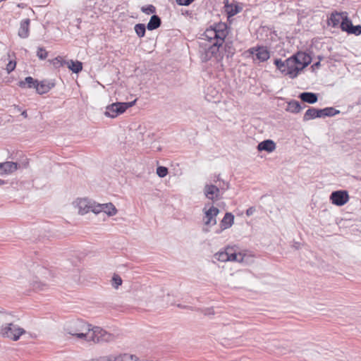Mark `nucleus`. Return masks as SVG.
Masks as SVG:
<instances>
[{
	"label": "nucleus",
	"mask_w": 361,
	"mask_h": 361,
	"mask_svg": "<svg viewBox=\"0 0 361 361\" xmlns=\"http://www.w3.org/2000/svg\"><path fill=\"white\" fill-rule=\"evenodd\" d=\"M228 35V27L226 23H214L209 25L204 31L203 35L207 39L208 43L202 45L200 44V59L202 62H207L215 58L221 59L219 49L224 44V40Z\"/></svg>",
	"instance_id": "f257e3e1"
},
{
	"label": "nucleus",
	"mask_w": 361,
	"mask_h": 361,
	"mask_svg": "<svg viewBox=\"0 0 361 361\" xmlns=\"http://www.w3.org/2000/svg\"><path fill=\"white\" fill-rule=\"evenodd\" d=\"M91 325L80 319H73L68 321L64 326V330L68 334L80 339L86 337V332L90 331Z\"/></svg>",
	"instance_id": "f03ea898"
},
{
	"label": "nucleus",
	"mask_w": 361,
	"mask_h": 361,
	"mask_svg": "<svg viewBox=\"0 0 361 361\" xmlns=\"http://www.w3.org/2000/svg\"><path fill=\"white\" fill-rule=\"evenodd\" d=\"M339 114L340 111L334 107H326L324 109L310 107L305 113L302 120L305 122L317 118L331 117Z\"/></svg>",
	"instance_id": "7ed1b4c3"
},
{
	"label": "nucleus",
	"mask_w": 361,
	"mask_h": 361,
	"mask_svg": "<svg viewBox=\"0 0 361 361\" xmlns=\"http://www.w3.org/2000/svg\"><path fill=\"white\" fill-rule=\"evenodd\" d=\"M114 335L106 332L100 327H90V331L86 332V337L84 340L93 341L94 343L110 342L114 340Z\"/></svg>",
	"instance_id": "20e7f679"
},
{
	"label": "nucleus",
	"mask_w": 361,
	"mask_h": 361,
	"mask_svg": "<svg viewBox=\"0 0 361 361\" xmlns=\"http://www.w3.org/2000/svg\"><path fill=\"white\" fill-rule=\"evenodd\" d=\"M136 99L129 102H115L108 105L104 113L105 116L110 118H116L124 113L127 109L135 105Z\"/></svg>",
	"instance_id": "39448f33"
},
{
	"label": "nucleus",
	"mask_w": 361,
	"mask_h": 361,
	"mask_svg": "<svg viewBox=\"0 0 361 361\" xmlns=\"http://www.w3.org/2000/svg\"><path fill=\"white\" fill-rule=\"evenodd\" d=\"M25 333V331L13 323L6 324L2 326L0 329V334L3 337L8 338L13 341H18L20 337Z\"/></svg>",
	"instance_id": "423d86ee"
},
{
	"label": "nucleus",
	"mask_w": 361,
	"mask_h": 361,
	"mask_svg": "<svg viewBox=\"0 0 361 361\" xmlns=\"http://www.w3.org/2000/svg\"><path fill=\"white\" fill-rule=\"evenodd\" d=\"M298 63L300 62L296 59V56L294 55L286 59V75L292 79L296 78L299 72L302 71L300 67L298 66Z\"/></svg>",
	"instance_id": "0eeeda50"
},
{
	"label": "nucleus",
	"mask_w": 361,
	"mask_h": 361,
	"mask_svg": "<svg viewBox=\"0 0 361 361\" xmlns=\"http://www.w3.org/2000/svg\"><path fill=\"white\" fill-rule=\"evenodd\" d=\"M331 203L336 206H343L349 200V195L347 190H336L330 195Z\"/></svg>",
	"instance_id": "6e6552de"
},
{
	"label": "nucleus",
	"mask_w": 361,
	"mask_h": 361,
	"mask_svg": "<svg viewBox=\"0 0 361 361\" xmlns=\"http://www.w3.org/2000/svg\"><path fill=\"white\" fill-rule=\"evenodd\" d=\"M250 54L255 55L260 62L267 61L270 57V52L267 47L256 46L248 49Z\"/></svg>",
	"instance_id": "1a4fd4ad"
},
{
	"label": "nucleus",
	"mask_w": 361,
	"mask_h": 361,
	"mask_svg": "<svg viewBox=\"0 0 361 361\" xmlns=\"http://www.w3.org/2000/svg\"><path fill=\"white\" fill-rule=\"evenodd\" d=\"M224 11L228 18L235 16L243 10L240 4L236 1L233 0L229 2L228 0H224Z\"/></svg>",
	"instance_id": "9d476101"
},
{
	"label": "nucleus",
	"mask_w": 361,
	"mask_h": 361,
	"mask_svg": "<svg viewBox=\"0 0 361 361\" xmlns=\"http://www.w3.org/2000/svg\"><path fill=\"white\" fill-rule=\"evenodd\" d=\"M219 213L217 207L212 206L209 209L204 211V216L203 218L204 224L206 226H212L216 224V216Z\"/></svg>",
	"instance_id": "9b49d317"
},
{
	"label": "nucleus",
	"mask_w": 361,
	"mask_h": 361,
	"mask_svg": "<svg viewBox=\"0 0 361 361\" xmlns=\"http://www.w3.org/2000/svg\"><path fill=\"white\" fill-rule=\"evenodd\" d=\"M221 190L219 186L212 184H206L204 188V193L207 198L211 200H219L221 198Z\"/></svg>",
	"instance_id": "f8f14e48"
},
{
	"label": "nucleus",
	"mask_w": 361,
	"mask_h": 361,
	"mask_svg": "<svg viewBox=\"0 0 361 361\" xmlns=\"http://www.w3.org/2000/svg\"><path fill=\"white\" fill-rule=\"evenodd\" d=\"M55 86V82L52 80H43L38 82L37 87V92L39 94L47 93L51 89Z\"/></svg>",
	"instance_id": "ddd939ff"
},
{
	"label": "nucleus",
	"mask_w": 361,
	"mask_h": 361,
	"mask_svg": "<svg viewBox=\"0 0 361 361\" xmlns=\"http://www.w3.org/2000/svg\"><path fill=\"white\" fill-rule=\"evenodd\" d=\"M293 55L296 56V59H298V61L300 62L298 63V64L301 66V70L307 67L312 62L311 56L305 52L298 51L296 54Z\"/></svg>",
	"instance_id": "4468645a"
},
{
	"label": "nucleus",
	"mask_w": 361,
	"mask_h": 361,
	"mask_svg": "<svg viewBox=\"0 0 361 361\" xmlns=\"http://www.w3.org/2000/svg\"><path fill=\"white\" fill-rule=\"evenodd\" d=\"M30 20L29 18L21 20L18 35L20 38H27L30 34Z\"/></svg>",
	"instance_id": "2eb2a0df"
},
{
	"label": "nucleus",
	"mask_w": 361,
	"mask_h": 361,
	"mask_svg": "<svg viewBox=\"0 0 361 361\" xmlns=\"http://www.w3.org/2000/svg\"><path fill=\"white\" fill-rule=\"evenodd\" d=\"M298 97L303 102L313 104L317 102L318 101V94L311 92H301Z\"/></svg>",
	"instance_id": "dca6fc26"
},
{
	"label": "nucleus",
	"mask_w": 361,
	"mask_h": 361,
	"mask_svg": "<svg viewBox=\"0 0 361 361\" xmlns=\"http://www.w3.org/2000/svg\"><path fill=\"white\" fill-rule=\"evenodd\" d=\"M259 152H271L276 149V143L271 140H265L257 145Z\"/></svg>",
	"instance_id": "f3484780"
},
{
	"label": "nucleus",
	"mask_w": 361,
	"mask_h": 361,
	"mask_svg": "<svg viewBox=\"0 0 361 361\" xmlns=\"http://www.w3.org/2000/svg\"><path fill=\"white\" fill-rule=\"evenodd\" d=\"M18 164L13 161H6L0 163L1 171L3 174H8L14 172L18 169Z\"/></svg>",
	"instance_id": "a211bd4d"
},
{
	"label": "nucleus",
	"mask_w": 361,
	"mask_h": 361,
	"mask_svg": "<svg viewBox=\"0 0 361 361\" xmlns=\"http://www.w3.org/2000/svg\"><path fill=\"white\" fill-rule=\"evenodd\" d=\"M38 80L37 79H34L31 76H27L25 78L24 80H20L18 82V86L21 88H35L37 90V87L38 85Z\"/></svg>",
	"instance_id": "6ab92c4d"
},
{
	"label": "nucleus",
	"mask_w": 361,
	"mask_h": 361,
	"mask_svg": "<svg viewBox=\"0 0 361 361\" xmlns=\"http://www.w3.org/2000/svg\"><path fill=\"white\" fill-rule=\"evenodd\" d=\"M343 18L344 17L338 12L332 13L327 20V24L334 27H340L341 20H343Z\"/></svg>",
	"instance_id": "aec40b11"
},
{
	"label": "nucleus",
	"mask_w": 361,
	"mask_h": 361,
	"mask_svg": "<svg viewBox=\"0 0 361 361\" xmlns=\"http://www.w3.org/2000/svg\"><path fill=\"white\" fill-rule=\"evenodd\" d=\"M234 223V215L231 212H226L220 222V227L222 229H227L232 226Z\"/></svg>",
	"instance_id": "412c9836"
},
{
	"label": "nucleus",
	"mask_w": 361,
	"mask_h": 361,
	"mask_svg": "<svg viewBox=\"0 0 361 361\" xmlns=\"http://www.w3.org/2000/svg\"><path fill=\"white\" fill-rule=\"evenodd\" d=\"M303 107L298 101L292 99L288 102L286 110L293 114L299 113Z\"/></svg>",
	"instance_id": "4be33fe9"
},
{
	"label": "nucleus",
	"mask_w": 361,
	"mask_h": 361,
	"mask_svg": "<svg viewBox=\"0 0 361 361\" xmlns=\"http://www.w3.org/2000/svg\"><path fill=\"white\" fill-rule=\"evenodd\" d=\"M161 25V18L157 15H152L147 25V28L148 30H154L159 27Z\"/></svg>",
	"instance_id": "5701e85b"
},
{
	"label": "nucleus",
	"mask_w": 361,
	"mask_h": 361,
	"mask_svg": "<svg viewBox=\"0 0 361 361\" xmlns=\"http://www.w3.org/2000/svg\"><path fill=\"white\" fill-rule=\"evenodd\" d=\"M66 64L74 73H78L82 70V63L81 61L70 60L66 61Z\"/></svg>",
	"instance_id": "b1692460"
},
{
	"label": "nucleus",
	"mask_w": 361,
	"mask_h": 361,
	"mask_svg": "<svg viewBox=\"0 0 361 361\" xmlns=\"http://www.w3.org/2000/svg\"><path fill=\"white\" fill-rule=\"evenodd\" d=\"M224 49L225 54H226L227 58H232L235 52V49L234 48L233 43L231 40H224Z\"/></svg>",
	"instance_id": "393cba45"
},
{
	"label": "nucleus",
	"mask_w": 361,
	"mask_h": 361,
	"mask_svg": "<svg viewBox=\"0 0 361 361\" xmlns=\"http://www.w3.org/2000/svg\"><path fill=\"white\" fill-rule=\"evenodd\" d=\"M228 247V256L229 257V261L231 262H242L243 259V257L239 253H236L235 251L233 250V247Z\"/></svg>",
	"instance_id": "a878e982"
},
{
	"label": "nucleus",
	"mask_w": 361,
	"mask_h": 361,
	"mask_svg": "<svg viewBox=\"0 0 361 361\" xmlns=\"http://www.w3.org/2000/svg\"><path fill=\"white\" fill-rule=\"evenodd\" d=\"M102 209V212L109 216H114L117 213L116 207L111 202L103 204Z\"/></svg>",
	"instance_id": "bb28decb"
},
{
	"label": "nucleus",
	"mask_w": 361,
	"mask_h": 361,
	"mask_svg": "<svg viewBox=\"0 0 361 361\" xmlns=\"http://www.w3.org/2000/svg\"><path fill=\"white\" fill-rule=\"evenodd\" d=\"M352 25V20L347 16H345L344 18H343V20H341L340 27L342 31L348 33V31L350 30Z\"/></svg>",
	"instance_id": "cd10ccee"
},
{
	"label": "nucleus",
	"mask_w": 361,
	"mask_h": 361,
	"mask_svg": "<svg viewBox=\"0 0 361 361\" xmlns=\"http://www.w3.org/2000/svg\"><path fill=\"white\" fill-rule=\"evenodd\" d=\"M147 26L143 23H137L135 25L134 30L139 37H143L145 35Z\"/></svg>",
	"instance_id": "c85d7f7f"
},
{
	"label": "nucleus",
	"mask_w": 361,
	"mask_h": 361,
	"mask_svg": "<svg viewBox=\"0 0 361 361\" xmlns=\"http://www.w3.org/2000/svg\"><path fill=\"white\" fill-rule=\"evenodd\" d=\"M79 213L81 214H87L90 211L91 205H88L85 200H80L78 202Z\"/></svg>",
	"instance_id": "c756f323"
},
{
	"label": "nucleus",
	"mask_w": 361,
	"mask_h": 361,
	"mask_svg": "<svg viewBox=\"0 0 361 361\" xmlns=\"http://www.w3.org/2000/svg\"><path fill=\"white\" fill-rule=\"evenodd\" d=\"M216 259L220 262H228L229 261V257L228 256V247L224 251H220L214 255Z\"/></svg>",
	"instance_id": "7c9ffc66"
},
{
	"label": "nucleus",
	"mask_w": 361,
	"mask_h": 361,
	"mask_svg": "<svg viewBox=\"0 0 361 361\" xmlns=\"http://www.w3.org/2000/svg\"><path fill=\"white\" fill-rule=\"evenodd\" d=\"M274 63L276 66L277 69L286 75V60L282 61L281 59H276L274 61Z\"/></svg>",
	"instance_id": "2f4dec72"
},
{
	"label": "nucleus",
	"mask_w": 361,
	"mask_h": 361,
	"mask_svg": "<svg viewBox=\"0 0 361 361\" xmlns=\"http://www.w3.org/2000/svg\"><path fill=\"white\" fill-rule=\"evenodd\" d=\"M141 11L145 14L150 15L156 13V8L154 6L149 4L141 8Z\"/></svg>",
	"instance_id": "473e14b6"
},
{
	"label": "nucleus",
	"mask_w": 361,
	"mask_h": 361,
	"mask_svg": "<svg viewBox=\"0 0 361 361\" xmlns=\"http://www.w3.org/2000/svg\"><path fill=\"white\" fill-rule=\"evenodd\" d=\"M52 64L55 67L63 66L66 63V61L63 60L61 56H57L51 61Z\"/></svg>",
	"instance_id": "72a5a7b5"
},
{
	"label": "nucleus",
	"mask_w": 361,
	"mask_h": 361,
	"mask_svg": "<svg viewBox=\"0 0 361 361\" xmlns=\"http://www.w3.org/2000/svg\"><path fill=\"white\" fill-rule=\"evenodd\" d=\"M37 56L39 59L44 60L48 56V52L44 47H39L37 51Z\"/></svg>",
	"instance_id": "f704fd0d"
},
{
	"label": "nucleus",
	"mask_w": 361,
	"mask_h": 361,
	"mask_svg": "<svg viewBox=\"0 0 361 361\" xmlns=\"http://www.w3.org/2000/svg\"><path fill=\"white\" fill-rule=\"evenodd\" d=\"M122 284V279L121 278L117 275L114 274L112 277V286L115 288H118L119 286Z\"/></svg>",
	"instance_id": "c9c22d12"
},
{
	"label": "nucleus",
	"mask_w": 361,
	"mask_h": 361,
	"mask_svg": "<svg viewBox=\"0 0 361 361\" xmlns=\"http://www.w3.org/2000/svg\"><path fill=\"white\" fill-rule=\"evenodd\" d=\"M168 169L165 166H158L157 168V174L160 177V178H164L165 177L167 174H168Z\"/></svg>",
	"instance_id": "e433bc0d"
},
{
	"label": "nucleus",
	"mask_w": 361,
	"mask_h": 361,
	"mask_svg": "<svg viewBox=\"0 0 361 361\" xmlns=\"http://www.w3.org/2000/svg\"><path fill=\"white\" fill-rule=\"evenodd\" d=\"M47 285L41 281H34L32 283V288L35 290H43L45 289Z\"/></svg>",
	"instance_id": "4c0bfd02"
},
{
	"label": "nucleus",
	"mask_w": 361,
	"mask_h": 361,
	"mask_svg": "<svg viewBox=\"0 0 361 361\" xmlns=\"http://www.w3.org/2000/svg\"><path fill=\"white\" fill-rule=\"evenodd\" d=\"M195 311H199V312H202V314H204V315H205V316H209V315L214 314V311L212 307L204 308V309L195 308Z\"/></svg>",
	"instance_id": "58836bf2"
},
{
	"label": "nucleus",
	"mask_w": 361,
	"mask_h": 361,
	"mask_svg": "<svg viewBox=\"0 0 361 361\" xmlns=\"http://www.w3.org/2000/svg\"><path fill=\"white\" fill-rule=\"evenodd\" d=\"M348 34H353L355 35H361V25H352V27L350 31H348Z\"/></svg>",
	"instance_id": "ea45409f"
},
{
	"label": "nucleus",
	"mask_w": 361,
	"mask_h": 361,
	"mask_svg": "<svg viewBox=\"0 0 361 361\" xmlns=\"http://www.w3.org/2000/svg\"><path fill=\"white\" fill-rule=\"evenodd\" d=\"M16 67V61L15 60H10L6 65V70L7 73L9 74L15 70Z\"/></svg>",
	"instance_id": "a19ab883"
},
{
	"label": "nucleus",
	"mask_w": 361,
	"mask_h": 361,
	"mask_svg": "<svg viewBox=\"0 0 361 361\" xmlns=\"http://www.w3.org/2000/svg\"><path fill=\"white\" fill-rule=\"evenodd\" d=\"M103 204H98L97 205H91L90 210L94 214L102 212Z\"/></svg>",
	"instance_id": "79ce46f5"
},
{
	"label": "nucleus",
	"mask_w": 361,
	"mask_h": 361,
	"mask_svg": "<svg viewBox=\"0 0 361 361\" xmlns=\"http://www.w3.org/2000/svg\"><path fill=\"white\" fill-rule=\"evenodd\" d=\"M194 1L195 0H176V2L178 5L185 6H190Z\"/></svg>",
	"instance_id": "37998d69"
},
{
	"label": "nucleus",
	"mask_w": 361,
	"mask_h": 361,
	"mask_svg": "<svg viewBox=\"0 0 361 361\" xmlns=\"http://www.w3.org/2000/svg\"><path fill=\"white\" fill-rule=\"evenodd\" d=\"M219 188L222 192H224L227 190L229 188V183L228 182H226L224 180L221 181V183H220L219 185Z\"/></svg>",
	"instance_id": "c03bdc74"
},
{
	"label": "nucleus",
	"mask_w": 361,
	"mask_h": 361,
	"mask_svg": "<svg viewBox=\"0 0 361 361\" xmlns=\"http://www.w3.org/2000/svg\"><path fill=\"white\" fill-rule=\"evenodd\" d=\"M255 212V208L254 207H250L246 210V215L250 216L254 214Z\"/></svg>",
	"instance_id": "a18cd8bd"
},
{
	"label": "nucleus",
	"mask_w": 361,
	"mask_h": 361,
	"mask_svg": "<svg viewBox=\"0 0 361 361\" xmlns=\"http://www.w3.org/2000/svg\"><path fill=\"white\" fill-rule=\"evenodd\" d=\"M178 307H180V308H182V309H188V310H195V307H193L192 306H186V305H182L180 304H178Z\"/></svg>",
	"instance_id": "49530a36"
},
{
	"label": "nucleus",
	"mask_w": 361,
	"mask_h": 361,
	"mask_svg": "<svg viewBox=\"0 0 361 361\" xmlns=\"http://www.w3.org/2000/svg\"><path fill=\"white\" fill-rule=\"evenodd\" d=\"M320 61H317L316 63H314L312 66V68L314 69V68H319V67L320 66Z\"/></svg>",
	"instance_id": "de8ad7c7"
},
{
	"label": "nucleus",
	"mask_w": 361,
	"mask_h": 361,
	"mask_svg": "<svg viewBox=\"0 0 361 361\" xmlns=\"http://www.w3.org/2000/svg\"><path fill=\"white\" fill-rule=\"evenodd\" d=\"M17 6H18V8H24L26 6V5H25V4L20 3V4H18L17 5Z\"/></svg>",
	"instance_id": "09e8293b"
},
{
	"label": "nucleus",
	"mask_w": 361,
	"mask_h": 361,
	"mask_svg": "<svg viewBox=\"0 0 361 361\" xmlns=\"http://www.w3.org/2000/svg\"><path fill=\"white\" fill-rule=\"evenodd\" d=\"M21 115L24 117V118H27V111H23L21 114Z\"/></svg>",
	"instance_id": "8fccbe9b"
},
{
	"label": "nucleus",
	"mask_w": 361,
	"mask_h": 361,
	"mask_svg": "<svg viewBox=\"0 0 361 361\" xmlns=\"http://www.w3.org/2000/svg\"><path fill=\"white\" fill-rule=\"evenodd\" d=\"M224 230V229H222V228H221V227H220V228H219V229H218V230H216V231H215V233H216V234H219V233H221Z\"/></svg>",
	"instance_id": "3c124183"
},
{
	"label": "nucleus",
	"mask_w": 361,
	"mask_h": 361,
	"mask_svg": "<svg viewBox=\"0 0 361 361\" xmlns=\"http://www.w3.org/2000/svg\"><path fill=\"white\" fill-rule=\"evenodd\" d=\"M202 231H203L204 233H208V232L209 231V229L208 228L204 227V228H202Z\"/></svg>",
	"instance_id": "603ef678"
},
{
	"label": "nucleus",
	"mask_w": 361,
	"mask_h": 361,
	"mask_svg": "<svg viewBox=\"0 0 361 361\" xmlns=\"http://www.w3.org/2000/svg\"><path fill=\"white\" fill-rule=\"evenodd\" d=\"M214 181H215V182H216V181H220V182H221L220 175H218V176H216V180H214Z\"/></svg>",
	"instance_id": "864d4df0"
},
{
	"label": "nucleus",
	"mask_w": 361,
	"mask_h": 361,
	"mask_svg": "<svg viewBox=\"0 0 361 361\" xmlns=\"http://www.w3.org/2000/svg\"><path fill=\"white\" fill-rule=\"evenodd\" d=\"M5 183V181L2 179H0V185H4Z\"/></svg>",
	"instance_id": "5fc2aeb1"
},
{
	"label": "nucleus",
	"mask_w": 361,
	"mask_h": 361,
	"mask_svg": "<svg viewBox=\"0 0 361 361\" xmlns=\"http://www.w3.org/2000/svg\"><path fill=\"white\" fill-rule=\"evenodd\" d=\"M323 56H318V59H319V61H321L322 59H323Z\"/></svg>",
	"instance_id": "6e6d98bb"
},
{
	"label": "nucleus",
	"mask_w": 361,
	"mask_h": 361,
	"mask_svg": "<svg viewBox=\"0 0 361 361\" xmlns=\"http://www.w3.org/2000/svg\"><path fill=\"white\" fill-rule=\"evenodd\" d=\"M4 312H4V308H2V307H0V313H4Z\"/></svg>",
	"instance_id": "4d7b16f0"
},
{
	"label": "nucleus",
	"mask_w": 361,
	"mask_h": 361,
	"mask_svg": "<svg viewBox=\"0 0 361 361\" xmlns=\"http://www.w3.org/2000/svg\"><path fill=\"white\" fill-rule=\"evenodd\" d=\"M205 207H207V204H205ZM205 209H206V207H204L203 210L205 211Z\"/></svg>",
	"instance_id": "13d9d810"
}]
</instances>
